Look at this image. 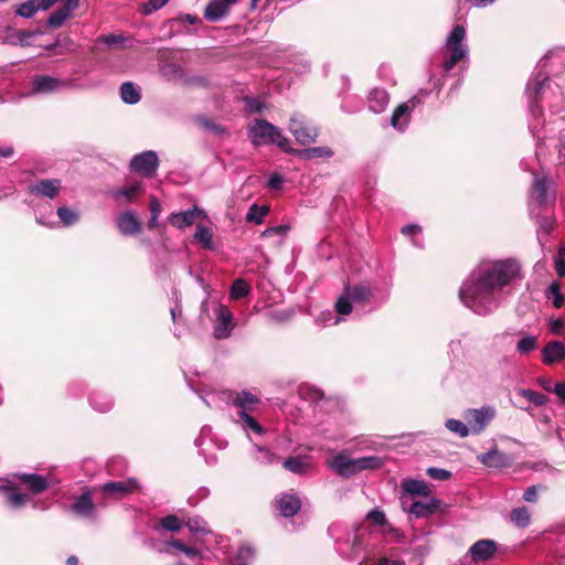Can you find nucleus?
<instances>
[{
    "mask_svg": "<svg viewBox=\"0 0 565 565\" xmlns=\"http://www.w3.org/2000/svg\"><path fill=\"white\" fill-rule=\"evenodd\" d=\"M521 279V264L516 259L483 260L462 281L459 299L473 313L486 317L501 306L505 290Z\"/></svg>",
    "mask_w": 565,
    "mask_h": 565,
    "instance_id": "nucleus-1",
    "label": "nucleus"
},
{
    "mask_svg": "<svg viewBox=\"0 0 565 565\" xmlns=\"http://www.w3.org/2000/svg\"><path fill=\"white\" fill-rule=\"evenodd\" d=\"M525 93L530 109L529 129L535 139L543 140L544 136L540 135V130L544 127V119L539 103L551 100L550 106L555 108L562 102L563 92L557 83L539 72L529 79Z\"/></svg>",
    "mask_w": 565,
    "mask_h": 565,
    "instance_id": "nucleus-2",
    "label": "nucleus"
},
{
    "mask_svg": "<svg viewBox=\"0 0 565 565\" xmlns=\"http://www.w3.org/2000/svg\"><path fill=\"white\" fill-rule=\"evenodd\" d=\"M328 533L334 539L338 553L347 558H358L362 553H367L371 532L367 526L359 525L343 529L339 524H332Z\"/></svg>",
    "mask_w": 565,
    "mask_h": 565,
    "instance_id": "nucleus-3",
    "label": "nucleus"
},
{
    "mask_svg": "<svg viewBox=\"0 0 565 565\" xmlns=\"http://www.w3.org/2000/svg\"><path fill=\"white\" fill-rule=\"evenodd\" d=\"M248 138L256 147L276 143L285 152H294V149L289 147V140L282 136L281 130L264 119L253 121L248 128Z\"/></svg>",
    "mask_w": 565,
    "mask_h": 565,
    "instance_id": "nucleus-4",
    "label": "nucleus"
},
{
    "mask_svg": "<svg viewBox=\"0 0 565 565\" xmlns=\"http://www.w3.org/2000/svg\"><path fill=\"white\" fill-rule=\"evenodd\" d=\"M466 29L457 24L452 28L446 39L447 55L443 63V71H451L457 63L468 56V45L465 43Z\"/></svg>",
    "mask_w": 565,
    "mask_h": 565,
    "instance_id": "nucleus-5",
    "label": "nucleus"
},
{
    "mask_svg": "<svg viewBox=\"0 0 565 565\" xmlns=\"http://www.w3.org/2000/svg\"><path fill=\"white\" fill-rule=\"evenodd\" d=\"M371 297L372 288L369 285H348L334 305L335 311L340 316H348L352 312L353 305L365 303Z\"/></svg>",
    "mask_w": 565,
    "mask_h": 565,
    "instance_id": "nucleus-6",
    "label": "nucleus"
},
{
    "mask_svg": "<svg viewBox=\"0 0 565 565\" xmlns=\"http://www.w3.org/2000/svg\"><path fill=\"white\" fill-rule=\"evenodd\" d=\"M463 419L468 424L470 434L479 435L486 430L489 424L495 418L494 406L484 405L480 408H468L463 412Z\"/></svg>",
    "mask_w": 565,
    "mask_h": 565,
    "instance_id": "nucleus-7",
    "label": "nucleus"
},
{
    "mask_svg": "<svg viewBox=\"0 0 565 565\" xmlns=\"http://www.w3.org/2000/svg\"><path fill=\"white\" fill-rule=\"evenodd\" d=\"M423 104L419 94L412 96L408 100L399 104L391 116V126L398 132H404L411 122L412 113Z\"/></svg>",
    "mask_w": 565,
    "mask_h": 565,
    "instance_id": "nucleus-8",
    "label": "nucleus"
},
{
    "mask_svg": "<svg viewBox=\"0 0 565 565\" xmlns=\"http://www.w3.org/2000/svg\"><path fill=\"white\" fill-rule=\"evenodd\" d=\"M213 337L217 340L228 339L236 327L234 316L228 307L218 303L214 309Z\"/></svg>",
    "mask_w": 565,
    "mask_h": 565,
    "instance_id": "nucleus-9",
    "label": "nucleus"
},
{
    "mask_svg": "<svg viewBox=\"0 0 565 565\" xmlns=\"http://www.w3.org/2000/svg\"><path fill=\"white\" fill-rule=\"evenodd\" d=\"M0 493L4 495L6 504L12 510H21L30 500V494L19 489L15 479L0 478Z\"/></svg>",
    "mask_w": 565,
    "mask_h": 565,
    "instance_id": "nucleus-10",
    "label": "nucleus"
},
{
    "mask_svg": "<svg viewBox=\"0 0 565 565\" xmlns=\"http://www.w3.org/2000/svg\"><path fill=\"white\" fill-rule=\"evenodd\" d=\"M289 131L300 145L315 142L319 131L318 128L308 122L303 116L295 114L290 118Z\"/></svg>",
    "mask_w": 565,
    "mask_h": 565,
    "instance_id": "nucleus-11",
    "label": "nucleus"
},
{
    "mask_svg": "<svg viewBox=\"0 0 565 565\" xmlns=\"http://www.w3.org/2000/svg\"><path fill=\"white\" fill-rule=\"evenodd\" d=\"M139 489L136 479L130 478L127 480L109 481L100 484L98 490L106 497L113 499L124 498Z\"/></svg>",
    "mask_w": 565,
    "mask_h": 565,
    "instance_id": "nucleus-12",
    "label": "nucleus"
},
{
    "mask_svg": "<svg viewBox=\"0 0 565 565\" xmlns=\"http://www.w3.org/2000/svg\"><path fill=\"white\" fill-rule=\"evenodd\" d=\"M159 166V159L154 151L148 150L136 154L130 161L132 171L140 173L143 177H152L156 174Z\"/></svg>",
    "mask_w": 565,
    "mask_h": 565,
    "instance_id": "nucleus-13",
    "label": "nucleus"
},
{
    "mask_svg": "<svg viewBox=\"0 0 565 565\" xmlns=\"http://www.w3.org/2000/svg\"><path fill=\"white\" fill-rule=\"evenodd\" d=\"M62 188L60 179H40L31 183L28 190L33 196L54 200L60 195Z\"/></svg>",
    "mask_w": 565,
    "mask_h": 565,
    "instance_id": "nucleus-14",
    "label": "nucleus"
},
{
    "mask_svg": "<svg viewBox=\"0 0 565 565\" xmlns=\"http://www.w3.org/2000/svg\"><path fill=\"white\" fill-rule=\"evenodd\" d=\"M70 510L75 515L88 520H96L98 515L89 490L84 491L81 495L75 498L74 502L70 505Z\"/></svg>",
    "mask_w": 565,
    "mask_h": 565,
    "instance_id": "nucleus-15",
    "label": "nucleus"
},
{
    "mask_svg": "<svg viewBox=\"0 0 565 565\" xmlns=\"http://www.w3.org/2000/svg\"><path fill=\"white\" fill-rule=\"evenodd\" d=\"M328 467L342 478H350L359 473L356 458L344 454H337L328 460Z\"/></svg>",
    "mask_w": 565,
    "mask_h": 565,
    "instance_id": "nucleus-16",
    "label": "nucleus"
},
{
    "mask_svg": "<svg viewBox=\"0 0 565 565\" xmlns=\"http://www.w3.org/2000/svg\"><path fill=\"white\" fill-rule=\"evenodd\" d=\"M233 422L241 427L246 436L252 439L250 434L263 436L266 431L264 426L256 419L253 413H245V411H236Z\"/></svg>",
    "mask_w": 565,
    "mask_h": 565,
    "instance_id": "nucleus-17",
    "label": "nucleus"
},
{
    "mask_svg": "<svg viewBox=\"0 0 565 565\" xmlns=\"http://www.w3.org/2000/svg\"><path fill=\"white\" fill-rule=\"evenodd\" d=\"M14 479L24 486L31 494H39L49 489V479L38 473H18Z\"/></svg>",
    "mask_w": 565,
    "mask_h": 565,
    "instance_id": "nucleus-18",
    "label": "nucleus"
},
{
    "mask_svg": "<svg viewBox=\"0 0 565 565\" xmlns=\"http://www.w3.org/2000/svg\"><path fill=\"white\" fill-rule=\"evenodd\" d=\"M204 214L205 213L202 209L193 205L186 211L171 213L168 220L173 227L184 230L193 225L196 218Z\"/></svg>",
    "mask_w": 565,
    "mask_h": 565,
    "instance_id": "nucleus-19",
    "label": "nucleus"
},
{
    "mask_svg": "<svg viewBox=\"0 0 565 565\" xmlns=\"http://www.w3.org/2000/svg\"><path fill=\"white\" fill-rule=\"evenodd\" d=\"M70 82L61 81L49 75H38L32 79V90L34 93L47 94L67 87Z\"/></svg>",
    "mask_w": 565,
    "mask_h": 565,
    "instance_id": "nucleus-20",
    "label": "nucleus"
},
{
    "mask_svg": "<svg viewBox=\"0 0 565 565\" xmlns=\"http://www.w3.org/2000/svg\"><path fill=\"white\" fill-rule=\"evenodd\" d=\"M565 360V342L558 340L548 341L542 349V362L553 365Z\"/></svg>",
    "mask_w": 565,
    "mask_h": 565,
    "instance_id": "nucleus-21",
    "label": "nucleus"
},
{
    "mask_svg": "<svg viewBox=\"0 0 565 565\" xmlns=\"http://www.w3.org/2000/svg\"><path fill=\"white\" fill-rule=\"evenodd\" d=\"M548 183L547 178L541 174H534L532 186L530 190L531 203L542 206L548 202Z\"/></svg>",
    "mask_w": 565,
    "mask_h": 565,
    "instance_id": "nucleus-22",
    "label": "nucleus"
},
{
    "mask_svg": "<svg viewBox=\"0 0 565 565\" xmlns=\"http://www.w3.org/2000/svg\"><path fill=\"white\" fill-rule=\"evenodd\" d=\"M259 403V397L250 391L244 390L232 394V404L237 411L253 413Z\"/></svg>",
    "mask_w": 565,
    "mask_h": 565,
    "instance_id": "nucleus-23",
    "label": "nucleus"
},
{
    "mask_svg": "<svg viewBox=\"0 0 565 565\" xmlns=\"http://www.w3.org/2000/svg\"><path fill=\"white\" fill-rule=\"evenodd\" d=\"M497 551V543L493 540H480L471 545L469 554L476 562L490 559Z\"/></svg>",
    "mask_w": 565,
    "mask_h": 565,
    "instance_id": "nucleus-24",
    "label": "nucleus"
},
{
    "mask_svg": "<svg viewBox=\"0 0 565 565\" xmlns=\"http://www.w3.org/2000/svg\"><path fill=\"white\" fill-rule=\"evenodd\" d=\"M188 384L191 387V390L195 392L199 395V397L203 401V403L210 408L217 407L216 398L218 397V395L225 394V392H221L215 388L207 390L206 385L201 381H199V383L196 384L193 380L189 379Z\"/></svg>",
    "mask_w": 565,
    "mask_h": 565,
    "instance_id": "nucleus-25",
    "label": "nucleus"
},
{
    "mask_svg": "<svg viewBox=\"0 0 565 565\" xmlns=\"http://www.w3.org/2000/svg\"><path fill=\"white\" fill-rule=\"evenodd\" d=\"M142 192V185L140 182H135L130 185L115 189L109 192L110 196L119 205H124L134 202L136 198Z\"/></svg>",
    "mask_w": 565,
    "mask_h": 565,
    "instance_id": "nucleus-26",
    "label": "nucleus"
},
{
    "mask_svg": "<svg viewBox=\"0 0 565 565\" xmlns=\"http://www.w3.org/2000/svg\"><path fill=\"white\" fill-rule=\"evenodd\" d=\"M301 508V500L294 493H282L277 499V509L285 518H291L298 513Z\"/></svg>",
    "mask_w": 565,
    "mask_h": 565,
    "instance_id": "nucleus-27",
    "label": "nucleus"
},
{
    "mask_svg": "<svg viewBox=\"0 0 565 565\" xmlns=\"http://www.w3.org/2000/svg\"><path fill=\"white\" fill-rule=\"evenodd\" d=\"M79 0H66L61 8L56 9L47 19L50 28H60L71 15V13L78 8Z\"/></svg>",
    "mask_w": 565,
    "mask_h": 565,
    "instance_id": "nucleus-28",
    "label": "nucleus"
},
{
    "mask_svg": "<svg viewBox=\"0 0 565 565\" xmlns=\"http://www.w3.org/2000/svg\"><path fill=\"white\" fill-rule=\"evenodd\" d=\"M478 461L489 468H504L510 465V458L504 452L493 448L487 452L480 454L477 457Z\"/></svg>",
    "mask_w": 565,
    "mask_h": 565,
    "instance_id": "nucleus-29",
    "label": "nucleus"
},
{
    "mask_svg": "<svg viewBox=\"0 0 565 565\" xmlns=\"http://www.w3.org/2000/svg\"><path fill=\"white\" fill-rule=\"evenodd\" d=\"M440 505V500L430 498L428 501H415L407 509L404 508L409 514L415 518H427L434 514Z\"/></svg>",
    "mask_w": 565,
    "mask_h": 565,
    "instance_id": "nucleus-30",
    "label": "nucleus"
},
{
    "mask_svg": "<svg viewBox=\"0 0 565 565\" xmlns=\"http://www.w3.org/2000/svg\"><path fill=\"white\" fill-rule=\"evenodd\" d=\"M116 222L122 235H135L141 231V225L135 213L131 211H126L118 215Z\"/></svg>",
    "mask_w": 565,
    "mask_h": 565,
    "instance_id": "nucleus-31",
    "label": "nucleus"
},
{
    "mask_svg": "<svg viewBox=\"0 0 565 565\" xmlns=\"http://www.w3.org/2000/svg\"><path fill=\"white\" fill-rule=\"evenodd\" d=\"M35 32L32 31H15L9 29L1 38V43L12 46H30Z\"/></svg>",
    "mask_w": 565,
    "mask_h": 565,
    "instance_id": "nucleus-32",
    "label": "nucleus"
},
{
    "mask_svg": "<svg viewBox=\"0 0 565 565\" xmlns=\"http://www.w3.org/2000/svg\"><path fill=\"white\" fill-rule=\"evenodd\" d=\"M390 102L388 93L383 88H373L367 97L369 109L374 114L383 113Z\"/></svg>",
    "mask_w": 565,
    "mask_h": 565,
    "instance_id": "nucleus-33",
    "label": "nucleus"
},
{
    "mask_svg": "<svg viewBox=\"0 0 565 565\" xmlns=\"http://www.w3.org/2000/svg\"><path fill=\"white\" fill-rule=\"evenodd\" d=\"M230 9L223 0H211L204 10V18L210 22H217L230 12Z\"/></svg>",
    "mask_w": 565,
    "mask_h": 565,
    "instance_id": "nucleus-34",
    "label": "nucleus"
},
{
    "mask_svg": "<svg viewBox=\"0 0 565 565\" xmlns=\"http://www.w3.org/2000/svg\"><path fill=\"white\" fill-rule=\"evenodd\" d=\"M402 489L405 493L412 495L428 497L431 492L430 486L424 480L405 479L402 482Z\"/></svg>",
    "mask_w": 565,
    "mask_h": 565,
    "instance_id": "nucleus-35",
    "label": "nucleus"
},
{
    "mask_svg": "<svg viewBox=\"0 0 565 565\" xmlns=\"http://www.w3.org/2000/svg\"><path fill=\"white\" fill-rule=\"evenodd\" d=\"M90 406L99 413H107L114 406V399L105 392H94L89 395Z\"/></svg>",
    "mask_w": 565,
    "mask_h": 565,
    "instance_id": "nucleus-36",
    "label": "nucleus"
},
{
    "mask_svg": "<svg viewBox=\"0 0 565 565\" xmlns=\"http://www.w3.org/2000/svg\"><path fill=\"white\" fill-rule=\"evenodd\" d=\"M521 338L515 344V350L521 355H526L539 348V337L520 332Z\"/></svg>",
    "mask_w": 565,
    "mask_h": 565,
    "instance_id": "nucleus-37",
    "label": "nucleus"
},
{
    "mask_svg": "<svg viewBox=\"0 0 565 565\" xmlns=\"http://www.w3.org/2000/svg\"><path fill=\"white\" fill-rule=\"evenodd\" d=\"M253 458L260 465L269 466L279 460V457L269 448L259 445H253Z\"/></svg>",
    "mask_w": 565,
    "mask_h": 565,
    "instance_id": "nucleus-38",
    "label": "nucleus"
},
{
    "mask_svg": "<svg viewBox=\"0 0 565 565\" xmlns=\"http://www.w3.org/2000/svg\"><path fill=\"white\" fill-rule=\"evenodd\" d=\"M193 238L196 243H199L204 249L212 250L214 249L213 243V232L211 228L198 224Z\"/></svg>",
    "mask_w": 565,
    "mask_h": 565,
    "instance_id": "nucleus-39",
    "label": "nucleus"
},
{
    "mask_svg": "<svg viewBox=\"0 0 565 565\" xmlns=\"http://www.w3.org/2000/svg\"><path fill=\"white\" fill-rule=\"evenodd\" d=\"M120 96L124 103L135 105L140 100V89L131 82H125L120 86Z\"/></svg>",
    "mask_w": 565,
    "mask_h": 565,
    "instance_id": "nucleus-40",
    "label": "nucleus"
},
{
    "mask_svg": "<svg viewBox=\"0 0 565 565\" xmlns=\"http://www.w3.org/2000/svg\"><path fill=\"white\" fill-rule=\"evenodd\" d=\"M292 153H296L306 160H312L316 158H330L333 156V151L328 147H313L303 150L294 149Z\"/></svg>",
    "mask_w": 565,
    "mask_h": 565,
    "instance_id": "nucleus-41",
    "label": "nucleus"
},
{
    "mask_svg": "<svg viewBox=\"0 0 565 565\" xmlns=\"http://www.w3.org/2000/svg\"><path fill=\"white\" fill-rule=\"evenodd\" d=\"M423 232V228L420 225L417 224H407L402 227L401 233L407 237H409L411 243L413 246L417 248L424 247V241L420 237V234Z\"/></svg>",
    "mask_w": 565,
    "mask_h": 565,
    "instance_id": "nucleus-42",
    "label": "nucleus"
},
{
    "mask_svg": "<svg viewBox=\"0 0 565 565\" xmlns=\"http://www.w3.org/2000/svg\"><path fill=\"white\" fill-rule=\"evenodd\" d=\"M39 10H42L40 0H25L14 9L15 14L22 18H32Z\"/></svg>",
    "mask_w": 565,
    "mask_h": 565,
    "instance_id": "nucleus-43",
    "label": "nucleus"
},
{
    "mask_svg": "<svg viewBox=\"0 0 565 565\" xmlns=\"http://www.w3.org/2000/svg\"><path fill=\"white\" fill-rule=\"evenodd\" d=\"M56 214L61 223L66 227L72 226L79 221L78 211L72 207L58 206L56 210Z\"/></svg>",
    "mask_w": 565,
    "mask_h": 565,
    "instance_id": "nucleus-44",
    "label": "nucleus"
},
{
    "mask_svg": "<svg viewBox=\"0 0 565 565\" xmlns=\"http://www.w3.org/2000/svg\"><path fill=\"white\" fill-rule=\"evenodd\" d=\"M359 472L364 470H376L384 465V459L379 456H365L356 458Z\"/></svg>",
    "mask_w": 565,
    "mask_h": 565,
    "instance_id": "nucleus-45",
    "label": "nucleus"
},
{
    "mask_svg": "<svg viewBox=\"0 0 565 565\" xmlns=\"http://www.w3.org/2000/svg\"><path fill=\"white\" fill-rule=\"evenodd\" d=\"M545 296L548 299H552L553 306L555 308H562L565 303V297L561 291V286L558 282H552L545 291Z\"/></svg>",
    "mask_w": 565,
    "mask_h": 565,
    "instance_id": "nucleus-46",
    "label": "nucleus"
},
{
    "mask_svg": "<svg viewBox=\"0 0 565 565\" xmlns=\"http://www.w3.org/2000/svg\"><path fill=\"white\" fill-rule=\"evenodd\" d=\"M511 521L519 527H525L530 524L531 514L527 508H516L511 511Z\"/></svg>",
    "mask_w": 565,
    "mask_h": 565,
    "instance_id": "nucleus-47",
    "label": "nucleus"
},
{
    "mask_svg": "<svg viewBox=\"0 0 565 565\" xmlns=\"http://www.w3.org/2000/svg\"><path fill=\"white\" fill-rule=\"evenodd\" d=\"M282 466L286 470L297 475H303L308 468L307 462L299 457H289L285 459Z\"/></svg>",
    "mask_w": 565,
    "mask_h": 565,
    "instance_id": "nucleus-48",
    "label": "nucleus"
},
{
    "mask_svg": "<svg viewBox=\"0 0 565 565\" xmlns=\"http://www.w3.org/2000/svg\"><path fill=\"white\" fill-rule=\"evenodd\" d=\"M445 427L454 433L455 435L465 438L470 434V429L468 427V424L465 422H461L459 419L449 418L445 423Z\"/></svg>",
    "mask_w": 565,
    "mask_h": 565,
    "instance_id": "nucleus-49",
    "label": "nucleus"
},
{
    "mask_svg": "<svg viewBox=\"0 0 565 565\" xmlns=\"http://www.w3.org/2000/svg\"><path fill=\"white\" fill-rule=\"evenodd\" d=\"M268 212L269 209L267 206H258L257 204H253L246 214V221L260 224L263 223L264 217L268 214Z\"/></svg>",
    "mask_w": 565,
    "mask_h": 565,
    "instance_id": "nucleus-50",
    "label": "nucleus"
},
{
    "mask_svg": "<svg viewBox=\"0 0 565 565\" xmlns=\"http://www.w3.org/2000/svg\"><path fill=\"white\" fill-rule=\"evenodd\" d=\"M255 557V548L250 544H242L236 554L237 565H248Z\"/></svg>",
    "mask_w": 565,
    "mask_h": 565,
    "instance_id": "nucleus-51",
    "label": "nucleus"
},
{
    "mask_svg": "<svg viewBox=\"0 0 565 565\" xmlns=\"http://www.w3.org/2000/svg\"><path fill=\"white\" fill-rule=\"evenodd\" d=\"M250 291L249 285L242 278L234 280L231 287V298L232 299H241L247 296Z\"/></svg>",
    "mask_w": 565,
    "mask_h": 565,
    "instance_id": "nucleus-52",
    "label": "nucleus"
},
{
    "mask_svg": "<svg viewBox=\"0 0 565 565\" xmlns=\"http://www.w3.org/2000/svg\"><path fill=\"white\" fill-rule=\"evenodd\" d=\"M520 394L536 406H543L548 402V397L545 394L533 390H521Z\"/></svg>",
    "mask_w": 565,
    "mask_h": 565,
    "instance_id": "nucleus-53",
    "label": "nucleus"
},
{
    "mask_svg": "<svg viewBox=\"0 0 565 565\" xmlns=\"http://www.w3.org/2000/svg\"><path fill=\"white\" fill-rule=\"evenodd\" d=\"M186 525L190 532L195 534H206L210 532L206 522L200 516L189 519Z\"/></svg>",
    "mask_w": 565,
    "mask_h": 565,
    "instance_id": "nucleus-54",
    "label": "nucleus"
},
{
    "mask_svg": "<svg viewBox=\"0 0 565 565\" xmlns=\"http://www.w3.org/2000/svg\"><path fill=\"white\" fill-rule=\"evenodd\" d=\"M160 526L170 532H179L181 530V521L175 515H167L160 520Z\"/></svg>",
    "mask_w": 565,
    "mask_h": 565,
    "instance_id": "nucleus-55",
    "label": "nucleus"
},
{
    "mask_svg": "<svg viewBox=\"0 0 565 565\" xmlns=\"http://www.w3.org/2000/svg\"><path fill=\"white\" fill-rule=\"evenodd\" d=\"M244 102H245V108L249 113H260L266 108L265 102L262 100L260 98L246 97L244 99Z\"/></svg>",
    "mask_w": 565,
    "mask_h": 565,
    "instance_id": "nucleus-56",
    "label": "nucleus"
},
{
    "mask_svg": "<svg viewBox=\"0 0 565 565\" xmlns=\"http://www.w3.org/2000/svg\"><path fill=\"white\" fill-rule=\"evenodd\" d=\"M199 122L206 130L212 131L215 135H224L226 132L224 127L215 124L213 120L206 117L199 118Z\"/></svg>",
    "mask_w": 565,
    "mask_h": 565,
    "instance_id": "nucleus-57",
    "label": "nucleus"
},
{
    "mask_svg": "<svg viewBox=\"0 0 565 565\" xmlns=\"http://www.w3.org/2000/svg\"><path fill=\"white\" fill-rule=\"evenodd\" d=\"M168 1L169 0H148L147 2L142 3V13L147 15L151 14L154 11L163 8Z\"/></svg>",
    "mask_w": 565,
    "mask_h": 565,
    "instance_id": "nucleus-58",
    "label": "nucleus"
},
{
    "mask_svg": "<svg viewBox=\"0 0 565 565\" xmlns=\"http://www.w3.org/2000/svg\"><path fill=\"white\" fill-rule=\"evenodd\" d=\"M97 41L107 45H121L126 43L127 39L121 34H107L98 38Z\"/></svg>",
    "mask_w": 565,
    "mask_h": 565,
    "instance_id": "nucleus-59",
    "label": "nucleus"
},
{
    "mask_svg": "<svg viewBox=\"0 0 565 565\" xmlns=\"http://www.w3.org/2000/svg\"><path fill=\"white\" fill-rule=\"evenodd\" d=\"M288 231H289V226L288 225L273 226V227L266 228L262 233V236L263 237H270V236L277 235L280 238H284L286 236V234L288 233Z\"/></svg>",
    "mask_w": 565,
    "mask_h": 565,
    "instance_id": "nucleus-60",
    "label": "nucleus"
},
{
    "mask_svg": "<svg viewBox=\"0 0 565 565\" xmlns=\"http://www.w3.org/2000/svg\"><path fill=\"white\" fill-rule=\"evenodd\" d=\"M367 519L376 525L385 526L387 523L384 512L376 509L367 513Z\"/></svg>",
    "mask_w": 565,
    "mask_h": 565,
    "instance_id": "nucleus-61",
    "label": "nucleus"
},
{
    "mask_svg": "<svg viewBox=\"0 0 565 565\" xmlns=\"http://www.w3.org/2000/svg\"><path fill=\"white\" fill-rule=\"evenodd\" d=\"M427 475L436 480H447L450 478V471L443 468L430 467L427 469Z\"/></svg>",
    "mask_w": 565,
    "mask_h": 565,
    "instance_id": "nucleus-62",
    "label": "nucleus"
},
{
    "mask_svg": "<svg viewBox=\"0 0 565 565\" xmlns=\"http://www.w3.org/2000/svg\"><path fill=\"white\" fill-rule=\"evenodd\" d=\"M359 565H405L403 561L383 557L375 561L361 562Z\"/></svg>",
    "mask_w": 565,
    "mask_h": 565,
    "instance_id": "nucleus-63",
    "label": "nucleus"
},
{
    "mask_svg": "<svg viewBox=\"0 0 565 565\" xmlns=\"http://www.w3.org/2000/svg\"><path fill=\"white\" fill-rule=\"evenodd\" d=\"M553 393L558 397L561 404L565 405V382L556 383Z\"/></svg>",
    "mask_w": 565,
    "mask_h": 565,
    "instance_id": "nucleus-64",
    "label": "nucleus"
}]
</instances>
